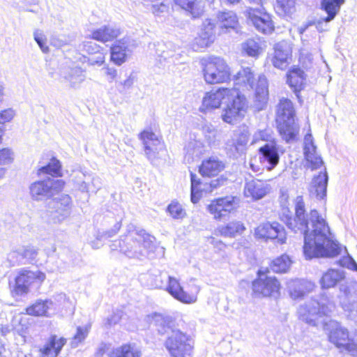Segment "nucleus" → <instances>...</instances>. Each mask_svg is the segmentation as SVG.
Wrapping results in <instances>:
<instances>
[{
    "label": "nucleus",
    "mask_w": 357,
    "mask_h": 357,
    "mask_svg": "<svg viewBox=\"0 0 357 357\" xmlns=\"http://www.w3.org/2000/svg\"><path fill=\"white\" fill-rule=\"evenodd\" d=\"M248 191L250 195L255 199H259L264 197L267 192L266 184L260 180L252 181L248 185Z\"/></svg>",
    "instance_id": "39"
},
{
    "label": "nucleus",
    "mask_w": 357,
    "mask_h": 357,
    "mask_svg": "<svg viewBox=\"0 0 357 357\" xmlns=\"http://www.w3.org/2000/svg\"><path fill=\"white\" fill-rule=\"evenodd\" d=\"M234 88L219 87L206 92L202 100V107L205 110L215 109L221 107L232 98Z\"/></svg>",
    "instance_id": "14"
},
{
    "label": "nucleus",
    "mask_w": 357,
    "mask_h": 357,
    "mask_svg": "<svg viewBox=\"0 0 357 357\" xmlns=\"http://www.w3.org/2000/svg\"><path fill=\"white\" fill-rule=\"evenodd\" d=\"M238 205L239 199L237 197L227 195L212 199L206 209L214 220H221L227 215L234 212Z\"/></svg>",
    "instance_id": "13"
},
{
    "label": "nucleus",
    "mask_w": 357,
    "mask_h": 357,
    "mask_svg": "<svg viewBox=\"0 0 357 357\" xmlns=\"http://www.w3.org/2000/svg\"><path fill=\"white\" fill-rule=\"evenodd\" d=\"M234 86L238 92L254 91L256 104L262 107L268 100V84L263 74L256 77L255 71L250 67H242L234 76Z\"/></svg>",
    "instance_id": "2"
},
{
    "label": "nucleus",
    "mask_w": 357,
    "mask_h": 357,
    "mask_svg": "<svg viewBox=\"0 0 357 357\" xmlns=\"http://www.w3.org/2000/svg\"><path fill=\"white\" fill-rule=\"evenodd\" d=\"M52 301L49 299H38L25 308L26 314L32 317H49Z\"/></svg>",
    "instance_id": "29"
},
{
    "label": "nucleus",
    "mask_w": 357,
    "mask_h": 357,
    "mask_svg": "<svg viewBox=\"0 0 357 357\" xmlns=\"http://www.w3.org/2000/svg\"><path fill=\"white\" fill-rule=\"evenodd\" d=\"M346 268L354 271H357V264L353 258L350 260L348 266H346Z\"/></svg>",
    "instance_id": "57"
},
{
    "label": "nucleus",
    "mask_w": 357,
    "mask_h": 357,
    "mask_svg": "<svg viewBox=\"0 0 357 357\" xmlns=\"http://www.w3.org/2000/svg\"><path fill=\"white\" fill-rule=\"evenodd\" d=\"M345 273L344 271L335 269H328L320 279V284L323 289H329L334 287L345 280Z\"/></svg>",
    "instance_id": "28"
},
{
    "label": "nucleus",
    "mask_w": 357,
    "mask_h": 357,
    "mask_svg": "<svg viewBox=\"0 0 357 357\" xmlns=\"http://www.w3.org/2000/svg\"><path fill=\"white\" fill-rule=\"evenodd\" d=\"M13 118V114L11 111L3 110L0 112V124H3Z\"/></svg>",
    "instance_id": "51"
},
{
    "label": "nucleus",
    "mask_w": 357,
    "mask_h": 357,
    "mask_svg": "<svg viewBox=\"0 0 357 357\" xmlns=\"http://www.w3.org/2000/svg\"><path fill=\"white\" fill-rule=\"evenodd\" d=\"M246 230L247 227L243 221L234 220L218 227L213 233L215 236H210L209 238L211 240V243L213 244L214 246H216L217 244H221L225 246V244L223 243L216 241L215 236L235 238L244 234Z\"/></svg>",
    "instance_id": "15"
},
{
    "label": "nucleus",
    "mask_w": 357,
    "mask_h": 357,
    "mask_svg": "<svg viewBox=\"0 0 357 357\" xmlns=\"http://www.w3.org/2000/svg\"><path fill=\"white\" fill-rule=\"evenodd\" d=\"M258 153L260 155V161L268 164V169H272L279 163L280 155L276 146L265 144L259 148Z\"/></svg>",
    "instance_id": "23"
},
{
    "label": "nucleus",
    "mask_w": 357,
    "mask_h": 357,
    "mask_svg": "<svg viewBox=\"0 0 357 357\" xmlns=\"http://www.w3.org/2000/svg\"><path fill=\"white\" fill-rule=\"evenodd\" d=\"M153 318L156 322H158V325L163 328H171L173 326L172 320L167 319L160 314L154 315Z\"/></svg>",
    "instance_id": "46"
},
{
    "label": "nucleus",
    "mask_w": 357,
    "mask_h": 357,
    "mask_svg": "<svg viewBox=\"0 0 357 357\" xmlns=\"http://www.w3.org/2000/svg\"><path fill=\"white\" fill-rule=\"evenodd\" d=\"M108 357H142V352L135 344L128 342L113 349Z\"/></svg>",
    "instance_id": "32"
},
{
    "label": "nucleus",
    "mask_w": 357,
    "mask_h": 357,
    "mask_svg": "<svg viewBox=\"0 0 357 357\" xmlns=\"http://www.w3.org/2000/svg\"><path fill=\"white\" fill-rule=\"evenodd\" d=\"M105 75L111 81L114 80L117 78V70L115 68L109 66H105Z\"/></svg>",
    "instance_id": "53"
},
{
    "label": "nucleus",
    "mask_w": 357,
    "mask_h": 357,
    "mask_svg": "<svg viewBox=\"0 0 357 357\" xmlns=\"http://www.w3.org/2000/svg\"><path fill=\"white\" fill-rule=\"evenodd\" d=\"M306 75L304 71L298 66H292L286 74V82L292 89L299 102H302L301 92L304 89L306 84Z\"/></svg>",
    "instance_id": "19"
},
{
    "label": "nucleus",
    "mask_w": 357,
    "mask_h": 357,
    "mask_svg": "<svg viewBox=\"0 0 357 357\" xmlns=\"http://www.w3.org/2000/svg\"><path fill=\"white\" fill-rule=\"evenodd\" d=\"M226 103L221 116L224 122L234 124L243 119L248 110L246 98L243 95L233 92L232 98Z\"/></svg>",
    "instance_id": "11"
},
{
    "label": "nucleus",
    "mask_w": 357,
    "mask_h": 357,
    "mask_svg": "<svg viewBox=\"0 0 357 357\" xmlns=\"http://www.w3.org/2000/svg\"><path fill=\"white\" fill-rule=\"evenodd\" d=\"M167 211L174 219H183L186 215L185 209L176 200L171 202L167 208Z\"/></svg>",
    "instance_id": "42"
},
{
    "label": "nucleus",
    "mask_w": 357,
    "mask_h": 357,
    "mask_svg": "<svg viewBox=\"0 0 357 357\" xmlns=\"http://www.w3.org/2000/svg\"><path fill=\"white\" fill-rule=\"evenodd\" d=\"M66 343L67 339L64 337L50 335L38 350L40 357H58Z\"/></svg>",
    "instance_id": "20"
},
{
    "label": "nucleus",
    "mask_w": 357,
    "mask_h": 357,
    "mask_svg": "<svg viewBox=\"0 0 357 357\" xmlns=\"http://www.w3.org/2000/svg\"><path fill=\"white\" fill-rule=\"evenodd\" d=\"M294 211V215L287 217L285 224L289 229L304 235L303 252L306 258H333L341 255V245L331 237L328 224L316 209L310 211L312 230L309 231V219L302 197H297Z\"/></svg>",
    "instance_id": "1"
},
{
    "label": "nucleus",
    "mask_w": 357,
    "mask_h": 357,
    "mask_svg": "<svg viewBox=\"0 0 357 357\" xmlns=\"http://www.w3.org/2000/svg\"><path fill=\"white\" fill-rule=\"evenodd\" d=\"M138 137L142 142L145 154L149 159L158 158L159 153L166 149L164 142L151 129L143 130Z\"/></svg>",
    "instance_id": "16"
},
{
    "label": "nucleus",
    "mask_w": 357,
    "mask_h": 357,
    "mask_svg": "<svg viewBox=\"0 0 357 357\" xmlns=\"http://www.w3.org/2000/svg\"><path fill=\"white\" fill-rule=\"evenodd\" d=\"M120 34V31L109 26H103L91 31L89 38L102 43L112 42Z\"/></svg>",
    "instance_id": "26"
},
{
    "label": "nucleus",
    "mask_w": 357,
    "mask_h": 357,
    "mask_svg": "<svg viewBox=\"0 0 357 357\" xmlns=\"http://www.w3.org/2000/svg\"><path fill=\"white\" fill-rule=\"evenodd\" d=\"M302 66H303L304 68H305V69H307V68H308L310 67V66H308L307 65H305V64H304V61L302 63Z\"/></svg>",
    "instance_id": "62"
},
{
    "label": "nucleus",
    "mask_w": 357,
    "mask_h": 357,
    "mask_svg": "<svg viewBox=\"0 0 357 357\" xmlns=\"http://www.w3.org/2000/svg\"><path fill=\"white\" fill-rule=\"evenodd\" d=\"M42 174H48L53 177L61 176V165L59 160L54 157L52 158L48 164L38 169L37 174L40 176Z\"/></svg>",
    "instance_id": "38"
},
{
    "label": "nucleus",
    "mask_w": 357,
    "mask_h": 357,
    "mask_svg": "<svg viewBox=\"0 0 357 357\" xmlns=\"http://www.w3.org/2000/svg\"><path fill=\"white\" fill-rule=\"evenodd\" d=\"M45 278V273L41 271H32L27 268H22L17 271L13 282L8 284L10 294L13 298L24 296L29 294L32 284L40 286Z\"/></svg>",
    "instance_id": "5"
},
{
    "label": "nucleus",
    "mask_w": 357,
    "mask_h": 357,
    "mask_svg": "<svg viewBox=\"0 0 357 357\" xmlns=\"http://www.w3.org/2000/svg\"><path fill=\"white\" fill-rule=\"evenodd\" d=\"M90 327L86 326L84 327L79 326L77 328L76 333L73 337V342L77 345L82 343L87 337Z\"/></svg>",
    "instance_id": "44"
},
{
    "label": "nucleus",
    "mask_w": 357,
    "mask_h": 357,
    "mask_svg": "<svg viewBox=\"0 0 357 357\" xmlns=\"http://www.w3.org/2000/svg\"><path fill=\"white\" fill-rule=\"evenodd\" d=\"M269 269H259L252 282V292L256 298L278 297L282 288L279 280L269 275Z\"/></svg>",
    "instance_id": "6"
},
{
    "label": "nucleus",
    "mask_w": 357,
    "mask_h": 357,
    "mask_svg": "<svg viewBox=\"0 0 357 357\" xmlns=\"http://www.w3.org/2000/svg\"><path fill=\"white\" fill-rule=\"evenodd\" d=\"M253 236L256 241L263 243L272 241L283 244L286 241L285 229L276 221L260 222L254 228Z\"/></svg>",
    "instance_id": "10"
},
{
    "label": "nucleus",
    "mask_w": 357,
    "mask_h": 357,
    "mask_svg": "<svg viewBox=\"0 0 357 357\" xmlns=\"http://www.w3.org/2000/svg\"><path fill=\"white\" fill-rule=\"evenodd\" d=\"M65 184H66V183L63 180L54 181L52 183L51 187H49L50 191H53V192H60L64 188Z\"/></svg>",
    "instance_id": "49"
},
{
    "label": "nucleus",
    "mask_w": 357,
    "mask_h": 357,
    "mask_svg": "<svg viewBox=\"0 0 357 357\" xmlns=\"http://www.w3.org/2000/svg\"><path fill=\"white\" fill-rule=\"evenodd\" d=\"M165 347L171 357H192L195 341L186 333L180 330H172L165 340Z\"/></svg>",
    "instance_id": "7"
},
{
    "label": "nucleus",
    "mask_w": 357,
    "mask_h": 357,
    "mask_svg": "<svg viewBox=\"0 0 357 357\" xmlns=\"http://www.w3.org/2000/svg\"><path fill=\"white\" fill-rule=\"evenodd\" d=\"M271 61L275 68L285 70L292 61V52L289 48L277 44L274 47Z\"/></svg>",
    "instance_id": "22"
},
{
    "label": "nucleus",
    "mask_w": 357,
    "mask_h": 357,
    "mask_svg": "<svg viewBox=\"0 0 357 357\" xmlns=\"http://www.w3.org/2000/svg\"><path fill=\"white\" fill-rule=\"evenodd\" d=\"M50 192V188L44 181L34 182L30 187V192L33 198L38 199Z\"/></svg>",
    "instance_id": "43"
},
{
    "label": "nucleus",
    "mask_w": 357,
    "mask_h": 357,
    "mask_svg": "<svg viewBox=\"0 0 357 357\" xmlns=\"http://www.w3.org/2000/svg\"><path fill=\"white\" fill-rule=\"evenodd\" d=\"M166 290L172 297L180 302L191 304L197 301L199 288L194 284H188L182 287L177 279L169 277Z\"/></svg>",
    "instance_id": "12"
},
{
    "label": "nucleus",
    "mask_w": 357,
    "mask_h": 357,
    "mask_svg": "<svg viewBox=\"0 0 357 357\" xmlns=\"http://www.w3.org/2000/svg\"><path fill=\"white\" fill-rule=\"evenodd\" d=\"M38 254V252L34 248H26L23 250L22 254V257L26 259H34Z\"/></svg>",
    "instance_id": "50"
},
{
    "label": "nucleus",
    "mask_w": 357,
    "mask_h": 357,
    "mask_svg": "<svg viewBox=\"0 0 357 357\" xmlns=\"http://www.w3.org/2000/svg\"><path fill=\"white\" fill-rule=\"evenodd\" d=\"M327 338L340 351H345L352 357H357V340L353 337L347 328L339 324H336L328 329Z\"/></svg>",
    "instance_id": "8"
},
{
    "label": "nucleus",
    "mask_w": 357,
    "mask_h": 357,
    "mask_svg": "<svg viewBox=\"0 0 357 357\" xmlns=\"http://www.w3.org/2000/svg\"><path fill=\"white\" fill-rule=\"evenodd\" d=\"M303 59H307L310 63H311V59L307 57H304Z\"/></svg>",
    "instance_id": "63"
},
{
    "label": "nucleus",
    "mask_w": 357,
    "mask_h": 357,
    "mask_svg": "<svg viewBox=\"0 0 357 357\" xmlns=\"http://www.w3.org/2000/svg\"><path fill=\"white\" fill-rule=\"evenodd\" d=\"M217 20L220 23V31L218 35L224 33L231 29L238 27V18L236 14L232 11H222L217 15Z\"/></svg>",
    "instance_id": "24"
},
{
    "label": "nucleus",
    "mask_w": 357,
    "mask_h": 357,
    "mask_svg": "<svg viewBox=\"0 0 357 357\" xmlns=\"http://www.w3.org/2000/svg\"><path fill=\"white\" fill-rule=\"evenodd\" d=\"M346 268L354 271H357V264L353 258L350 260L348 266H346Z\"/></svg>",
    "instance_id": "58"
},
{
    "label": "nucleus",
    "mask_w": 357,
    "mask_h": 357,
    "mask_svg": "<svg viewBox=\"0 0 357 357\" xmlns=\"http://www.w3.org/2000/svg\"><path fill=\"white\" fill-rule=\"evenodd\" d=\"M227 1L231 3H238L240 1V0H227Z\"/></svg>",
    "instance_id": "60"
},
{
    "label": "nucleus",
    "mask_w": 357,
    "mask_h": 357,
    "mask_svg": "<svg viewBox=\"0 0 357 357\" xmlns=\"http://www.w3.org/2000/svg\"><path fill=\"white\" fill-rule=\"evenodd\" d=\"M352 259V257L347 255L345 256H342L337 261V264L342 267L346 268V266H348V264L350 261V260Z\"/></svg>",
    "instance_id": "55"
},
{
    "label": "nucleus",
    "mask_w": 357,
    "mask_h": 357,
    "mask_svg": "<svg viewBox=\"0 0 357 357\" xmlns=\"http://www.w3.org/2000/svg\"><path fill=\"white\" fill-rule=\"evenodd\" d=\"M128 45L123 40H117L111 46V61L117 66L123 64L127 59L126 51Z\"/></svg>",
    "instance_id": "34"
},
{
    "label": "nucleus",
    "mask_w": 357,
    "mask_h": 357,
    "mask_svg": "<svg viewBox=\"0 0 357 357\" xmlns=\"http://www.w3.org/2000/svg\"><path fill=\"white\" fill-rule=\"evenodd\" d=\"M345 0H320V9L326 13L323 18L325 22L333 20L340 11Z\"/></svg>",
    "instance_id": "30"
},
{
    "label": "nucleus",
    "mask_w": 357,
    "mask_h": 357,
    "mask_svg": "<svg viewBox=\"0 0 357 357\" xmlns=\"http://www.w3.org/2000/svg\"><path fill=\"white\" fill-rule=\"evenodd\" d=\"M191 181V201L193 203H197L202 196V190L200 186L202 185V181L197 178V176L191 173L190 174Z\"/></svg>",
    "instance_id": "41"
},
{
    "label": "nucleus",
    "mask_w": 357,
    "mask_h": 357,
    "mask_svg": "<svg viewBox=\"0 0 357 357\" xmlns=\"http://www.w3.org/2000/svg\"><path fill=\"white\" fill-rule=\"evenodd\" d=\"M235 138L231 145V151L233 153L241 155L245 153L248 149L250 134L247 128L237 130L235 134Z\"/></svg>",
    "instance_id": "27"
},
{
    "label": "nucleus",
    "mask_w": 357,
    "mask_h": 357,
    "mask_svg": "<svg viewBox=\"0 0 357 357\" xmlns=\"http://www.w3.org/2000/svg\"><path fill=\"white\" fill-rule=\"evenodd\" d=\"M34 40L44 53H47L49 52V47L46 43L47 39L41 32H39L38 31L34 32Z\"/></svg>",
    "instance_id": "45"
},
{
    "label": "nucleus",
    "mask_w": 357,
    "mask_h": 357,
    "mask_svg": "<svg viewBox=\"0 0 357 357\" xmlns=\"http://www.w3.org/2000/svg\"><path fill=\"white\" fill-rule=\"evenodd\" d=\"M250 3L260 5V8L263 7L265 0H248Z\"/></svg>",
    "instance_id": "59"
},
{
    "label": "nucleus",
    "mask_w": 357,
    "mask_h": 357,
    "mask_svg": "<svg viewBox=\"0 0 357 357\" xmlns=\"http://www.w3.org/2000/svg\"><path fill=\"white\" fill-rule=\"evenodd\" d=\"M216 24L211 20H206L203 25L201 32L193 41V47L196 50L206 48L211 46L215 40Z\"/></svg>",
    "instance_id": "18"
},
{
    "label": "nucleus",
    "mask_w": 357,
    "mask_h": 357,
    "mask_svg": "<svg viewBox=\"0 0 357 357\" xmlns=\"http://www.w3.org/2000/svg\"><path fill=\"white\" fill-rule=\"evenodd\" d=\"M10 160L11 158L10 150L8 149H0V165L5 164Z\"/></svg>",
    "instance_id": "48"
},
{
    "label": "nucleus",
    "mask_w": 357,
    "mask_h": 357,
    "mask_svg": "<svg viewBox=\"0 0 357 357\" xmlns=\"http://www.w3.org/2000/svg\"><path fill=\"white\" fill-rule=\"evenodd\" d=\"M273 8L278 16L291 17L296 10V0H275Z\"/></svg>",
    "instance_id": "36"
},
{
    "label": "nucleus",
    "mask_w": 357,
    "mask_h": 357,
    "mask_svg": "<svg viewBox=\"0 0 357 357\" xmlns=\"http://www.w3.org/2000/svg\"><path fill=\"white\" fill-rule=\"evenodd\" d=\"M84 47L89 54L87 61L89 65L100 66L105 63V54L100 45L88 41L84 44Z\"/></svg>",
    "instance_id": "25"
},
{
    "label": "nucleus",
    "mask_w": 357,
    "mask_h": 357,
    "mask_svg": "<svg viewBox=\"0 0 357 357\" xmlns=\"http://www.w3.org/2000/svg\"><path fill=\"white\" fill-rule=\"evenodd\" d=\"M275 128L281 138L287 143L297 139L300 127L293 102L287 98H281L275 107Z\"/></svg>",
    "instance_id": "3"
},
{
    "label": "nucleus",
    "mask_w": 357,
    "mask_h": 357,
    "mask_svg": "<svg viewBox=\"0 0 357 357\" xmlns=\"http://www.w3.org/2000/svg\"><path fill=\"white\" fill-rule=\"evenodd\" d=\"M227 181V178L225 176H220L215 181L211 182V186L213 188H215L218 186L222 185Z\"/></svg>",
    "instance_id": "54"
},
{
    "label": "nucleus",
    "mask_w": 357,
    "mask_h": 357,
    "mask_svg": "<svg viewBox=\"0 0 357 357\" xmlns=\"http://www.w3.org/2000/svg\"><path fill=\"white\" fill-rule=\"evenodd\" d=\"M291 264L290 257L286 254H282L271 260L267 268L269 271H272L276 273H284L289 270Z\"/></svg>",
    "instance_id": "35"
},
{
    "label": "nucleus",
    "mask_w": 357,
    "mask_h": 357,
    "mask_svg": "<svg viewBox=\"0 0 357 357\" xmlns=\"http://www.w3.org/2000/svg\"><path fill=\"white\" fill-rule=\"evenodd\" d=\"M71 199L69 195H65L62 197L61 201H56V207L58 209L65 211L70 206Z\"/></svg>",
    "instance_id": "47"
},
{
    "label": "nucleus",
    "mask_w": 357,
    "mask_h": 357,
    "mask_svg": "<svg viewBox=\"0 0 357 357\" xmlns=\"http://www.w3.org/2000/svg\"><path fill=\"white\" fill-rule=\"evenodd\" d=\"M243 52L248 56L257 58L261 53L262 48L255 38L246 40L242 45Z\"/></svg>",
    "instance_id": "40"
},
{
    "label": "nucleus",
    "mask_w": 357,
    "mask_h": 357,
    "mask_svg": "<svg viewBox=\"0 0 357 357\" xmlns=\"http://www.w3.org/2000/svg\"><path fill=\"white\" fill-rule=\"evenodd\" d=\"M326 312H320L314 307L303 306L300 309V319L307 324L314 326L318 317L326 315Z\"/></svg>",
    "instance_id": "37"
},
{
    "label": "nucleus",
    "mask_w": 357,
    "mask_h": 357,
    "mask_svg": "<svg viewBox=\"0 0 357 357\" xmlns=\"http://www.w3.org/2000/svg\"><path fill=\"white\" fill-rule=\"evenodd\" d=\"M225 167V162L216 156H210L202 161L198 170L203 177L212 178L218 176Z\"/></svg>",
    "instance_id": "21"
},
{
    "label": "nucleus",
    "mask_w": 357,
    "mask_h": 357,
    "mask_svg": "<svg viewBox=\"0 0 357 357\" xmlns=\"http://www.w3.org/2000/svg\"><path fill=\"white\" fill-rule=\"evenodd\" d=\"M108 349L109 347L107 344H105L102 345L97 349L96 352V357H102L108 351Z\"/></svg>",
    "instance_id": "56"
},
{
    "label": "nucleus",
    "mask_w": 357,
    "mask_h": 357,
    "mask_svg": "<svg viewBox=\"0 0 357 357\" xmlns=\"http://www.w3.org/2000/svg\"><path fill=\"white\" fill-rule=\"evenodd\" d=\"M248 24L263 35H271L275 31V23L273 15L264 7H248L245 13Z\"/></svg>",
    "instance_id": "9"
},
{
    "label": "nucleus",
    "mask_w": 357,
    "mask_h": 357,
    "mask_svg": "<svg viewBox=\"0 0 357 357\" xmlns=\"http://www.w3.org/2000/svg\"><path fill=\"white\" fill-rule=\"evenodd\" d=\"M173 2L176 7L189 13L193 18L199 17L204 13L199 0H173Z\"/></svg>",
    "instance_id": "31"
},
{
    "label": "nucleus",
    "mask_w": 357,
    "mask_h": 357,
    "mask_svg": "<svg viewBox=\"0 0 357 357\" xmlns=\"http://www.w3.org/2000/svg\"><path fill=\"white\" fill-rule=\"evenodd\" d=\"M328 175L326 171L320 172L312 179L310 192L317 198L322 199L326 195Z\"/></svg>",
    "instance_id": "33"
},
{
    "label": "nucleus",
    "mask_w": 357,
    "mask_h": 357,
    "mask_svg": "<svg viewBox=\"0 0 357 357\" xmlns=\"http://www.w3.org/2000/svg\"><path fill=\"white\" fill-rule=\"evenodd\" d=\"M303 153L305 165L312 171L319 169L324 165L321 157L317 153L310 131L304 137Z\"/></svg>",
    "instance_id": "17"
},
{
    "label": "nucleus",
    "mask_w": 357,
    "mask_h": 357,
    "mask_svg": "<svg viewBox=\"0 0 357 357\" xmlns=\"http://www.w3.org/2000/svg\"><path fill=\"white\" fill-rule=\"evenodd\" d=\"M135 236L134 238V241L137 243H140L141 239H142L144 241L150 236L149 234H147L144 230L136 231L135 232Z\"/></svg>",
    "instance_id": "52"
},
{
    "label": "nucleus",
    "mask_w": 357,
    "mask_h": 357,
    "mask_svg": "<svg viewBox=\"0 0 357 357\" xmlns=\"http://www.w3.org/2000/svg\"><path fill=\"white\" fill-rule=\"evenodd\" d=\"M4 174V169L0 168V178L3 176Z\"/></svg>",
    "instance_id": "61"
},
{
    "label": "nucleus",
    "mask_w": 357,
    "mask_h": 357,
    "mask_svg": "<svg viewBox=\"0 0 357 357\" xmlns=\"http://www.w3.org/2000/svg\"><path fill=\"white\" fill-rule=\"evenodd\" d=\"M199 64L204 82L208 85L226 84L232 79V71L227 61L219 56L200 59Z\"/></svg>",
    "instance_id": "4"
}]
</instances>
